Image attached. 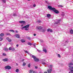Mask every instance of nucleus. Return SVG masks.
<instances>
[{"label":"nucleus","mask_w":73,"mask_h":73,"mask_svg":"<svg viewBox=\"0 0 73 73\" xmlns=\"http://www.w3.org/2000/svg\"><path fill=\"white\" fill-rule=\"evenodd\" d=\"M27 39L28 40H31V38L29 37H27Z\"/></svg>","instance_id":"obj_35"},{"label":"nucleus","mask_w":73,"mask_h":73,"mask_svg":"<svg viewBox=\"0 0 73 73\" xmlns=\"http://www.w3.org/2000/svg\"><path fill=\"white\" fill-rule=\"evenodd\" d=\"M48 8L49 9H50V10H52L53 11H54V12L56 13V14H58L60 13V12L58 11L57 10V9H56L50 6H49L48 7Z\"/></svg>","instance_id":"obj_1"},{"label":"nucleus","mask_w":73,"mask_h":73,"mask_svg":"<svg viewBox=\"0 0 73 73\" xmlns=\"http://www.w3.org/2000/svg\"><path fill=\"white\" fill-rule=\"evenodd\" d=\"M21 42H25V41L23 39L21 40Z\"/></svg>","instance_id":"obj_20"},{"label":"nucleus","mask_w":73,"mask_h":73,"mask_svg":"<svg viewBox=\"0 0 73 73\" xmlns=\"http://www.w3.org/2000/svg\"><path fill=\"white\" fill-rule=\"evenodd\" d=\"M16 33H18V31H16Z\"/></svg>","instance_id":"obj_51"},{"label":"nucleus","mask_w":73,"mask_h":73,"mask_svg":"<svg viewBox=\"0 0 73 73\" xmlns=\"http://www.w3.org/2000/svg\"><path fill=\"white\" fill-rule=\"evenodd\" d=\"M36 43H34V44H33L34 46H35V47H36V46H35V45H36Z\"/></svg>","instance_id":"obj_42"},{"label":"nucleus","mask_w":73,"mask_h":73,"mask_svg":"<svg viewBox=\"0 0 73 73\" xmlns=\"http://www.w3.org/2000/svg\"><path fill=\"white\" fill-rule=\"evenodd\" d=\"M6 39L8 40L9 39V37H7L6 38Z\"/></svg>","instance_id":"obj_40"},{"label":"nucleus","mask_w":73,"mask_h":73,"mask_svg":"<svg viewBox=\"0 0 73 73\" xmlns=\"http://www.w3.org/2000/svg\"><path fill=\"white\" fill-rule=\"evenodd\" d=\"M72 56H73V54L72 55Z\"/></svg>","instance_id":"obj_60"},{"label":"nucleus","mask_w":73,"mask_h":73,"mask_svg":"<svg viewBox=\"0 0 73 73\" xmlns=\"http://www.w3.org/2000/svg\"><path fill=\"white\" fill-rule=\"evenodd\" d=\"M36 28L37 29H38V30H41V29H42V28L41 27H36Z\"/></svg>","instance_id":"obj_7"},{"label":"nucleus","mask_w":73,"mask_h":73,"mask_svg":"<svg viewBox=\"0 0 73 73\" xmlns=\"http://www.w3.org/2000/svg\"><path fill=\"white\" fill-rule=\"evenodd\" d=\"M61 21V19L58 20V21Z\"/></svg>","instance_id":"obj_53"},{"label":"nucleus","mask_w":73,"mask_h":73,"mask_svg":"<svg viewBox=\"0 0 73 73\" xmlns=\"http://www.w3.org/2000/svg\"><path fill=\"white\" fill-rule=\"evenodd\" d=\"M44 73H48L46 72H44Z\"/></svg>","instance_id":"obj_54"},{"label":"nucleus","mask_w":73,"mask_h":73,"mask_svg":"<svg viewBox=\"0 0 73 73\" xmlns=\"http://www.w3.org/2000/svg\"><path fill=\"white\" fill-rule=\"evenodd\" d=\"M43 52H45V53H46L47 52L46 50V49H43Z\"/></svg>","instance_id":"obj_14"},{"label":"nucleus","mask_w":73,"mask_h":73,"mask_svg":"<svg viewBox=\"0 0 73 73\" xmlns=\"http://www.w3.org/2000/svg\"><path fill=\"white\" fill-rule=\"evenodd\" d=\"M52 66H53V65H50V66H49V70H47V72L48 73H51V72H52Z\"/></svg>","instance_id":"obj_2"},{"label":"nucleus","mask_w":73,"mask_h":73,"mask_svg":"<svg viewBox=\"0 0 73 73\" xmlns=\"http://www.w3.org/2000/svg\"><path fill=\"white\" fill-rule=\"evenodd\" d=\"M58 57H59L60 58H61V55H60V54H58Z\"/></svg>","instance_id":"obj_24"},{"label":"nucleus","mask_w":73,"mask_h":73,"mask_svg":"<svg viewBox=\"0 0 73 73\" xmlns=\"http://www.w3.org/2000/svg\"><path fill=\"white\" fill-rule=\"evenodd\" d=\"M36 34H34V36H36Z\"/></svg>","instance_id":"obj_52"},{"label":"nucleus","mask_w":73,"mask_h":73,"mask_svg":"<svg viewBox=\"0 0 73 73\" xmlns=\"http://www.w3.org/2000/svg\"><path fill=\"white\" fill-rule=\"evenodd\" d=\"M59 7H63V6L62 5H60L59 6Z\"/></svg>","instance_id":"obj_32"},{"label":"nucleus","mask_w":73,"mask_h":73,"mask_svg":"<svg viewBox=\"0 0 73 73\" xmlns=\"http://www.w3.org/2000/svg\"><path fill=\"white\" fill-rule=\"evenodd\" d=\"M70 72H71V73H73V70H70Z\"/></svg>","instance_id":"obj_33"},{"label":"nucleus","mask_w":73,"mask_h":73,"mask_svg":"<svg viewBox=\"0 0 73 73\" xmlns=\"http://www.w3.org/2000/svg\"><path fill=\"white\" fill-rule=\"evenodd\" d=\"M3 56H7V54L5 53H3Z\"/></svg>","instance_id":"obj_28"},{"label":"nucleus","mask_w":73,"mask_h":73,"mask_svg":"<svg viewBox=\"0 0 73 73\" xmlns=\"http://www.w3.org/2000/svg\"><path fill=\"white\" fill-rule=\"evenodd\" d=\"M50 31V29H48L47 30V32H49Z\"/></svg>","instance_id":"obj_34"},{"label":"nucleus","mask_w":73,"mask_h":73,"mask_svg":"<svg viewBox=\"0 0 73 73\" xmlns=\"http://www.w3.org/2000/svg\"><path fill=\"white\" fill-rule=\"evenodd\" d=\"M42 64H43V65H45V62H43L42 63Z\"/></svg>","instance_id":"obj_47"},{"label":"nucleus","mask_w":73,"mask_h":73,"mask_svg":"<svg viewBox=\"0 0 73 73\" xmlns=\"http://www.w3.org/2000/svg\"><path fill=\"white\" fill-rule=\"evenodd\" d=\"M19 23H22V24H23V25H21V27L23 26V25H24V24H25V22L24 21H19Z\"/></svg>","instance_id":"obj_5"},{"label":"nucleus","mask_w":73,"mask_h":73,"mask_svg":"<svg viewBox=\"0 0 73 73\" xmlns=\"http://www.w3.org/2000/svg\"><path fill=\"white\" fill-rule=\"evenodd\" d=\"M50 32H53V30H50Z\"/></svg>","instance_id":"obj_45"},{"label":"nucleus","mask_w":73,"mask_h":73,"mask_svg":"<svg viewBox=\"0 0 73 73\" xmlns=\"http://www.w3.org/2000/svg\"><path fill=\"white\" fill-rule=\"evenodd\" d=\"M28 1H30V0H28Z\"/></svg>","instance_id":"obj_58"},{"label":"nucleus","mask_w":73,"mask_h":73,"mask_svg":"<svg viewBox=\"0 0 73 73\" xmlns=\"http://www.w3.org/2000/svg\"><path fill=\"white\" fill-rule=\"evenodd\" d=\"M32 57L33 58L34 60L35 61V62H38V61H39V59L38 58L34 55H33L32 56Z\"/></svg>","instance_id":"obj_3"},{"label":"nucleus","mask_w":73,"mask_h":73,"mask_svg":"<svg viewBox=\"0 0 73 73\" xmlns=\"http://www.w3.org/2000/svg\"><path fill=\"white\" fill-rule=\"evenodd\" d=\"M15 71L16 72H18L19 71V69H17Z\"/></svg>","instance_id":"obj_21"},{"label":"nucleus","mask_w":73,"mask_h":73,"mask_svg":"<svg viewBox=\"0 0 73 73\" xmlns=\"http://www.w3.org/2000/svg\"><path fill=\"white\" fill-rule=\"evenodd\" d=\"M2 40H3V38L1 37H0V41H1Z\"/></svg>","instance_id":"obj_25"},{"label":"nucleus","mask_w":73,"mask_h":73,"mask_svg":"<svg viewBox=\"0 0 73 73\" xmlns=\"http://www.w3.org/2000/svg\"><path fill=\"white\" fill-rule=\"evenodd\" d=\"M5 68L6 69H8L9 70L11 69V67L9 66H5Z\"/></svg>","instance_id":"obj_4"},{"label":"nucleus","mask_w":73,"mask_h":73,"mask_svg":"<svg viewBox=\"0 0 73 73\" xmlns=\"http://www.w3.org/2000/svg\"><path fill=\"white\" fill-rule=\"evenodd\" d=\"M28 44L29 45H32V44H31V43H30V42H28Z\"/></svg>","instance_id":"obj_22"},{"label":"nucleus","mask_w":73,"mask_h":73,"mask_svg":"<svg viewBox=\"0 0 73 73\" xmlns=\"http://www.w3.org/2000/svg\"><path fill=\"white\" fill-rule=\"evenodd\" d=\"M8 41H9V42H11V41H12L11 39H9L8 40Z\"/></svg>","instance_id":"obj_29"},{"label":"nucleus","mask_w":73,"mask_h":73,"mask_svg":"<svg viewBox=\"0 0 73 73\" xmlns=\"http://www.w3.org/2000/svg\"><path fill=\"white\" fill-rule=\"evenodd\" d=\"M38 50V52H41V51L40 50Z\"/></svg>","instance_id":"obj_50"},{"label":"nucleus","mask_w":73,"mask_h":73,"mask_svg":"<svg viewBox=\"0 0 73 73\" xmlns=\"http://www.w3.org/2000/svg\"><path fill=\"white\" fill-rule=\"evenodd\" d=\"M33 73H36L37 72H36V71H33Z\"/></svg>","instance_id":"obj_36"},{"label":"nucleus","mask_w":73,"mask_h":73,"mask_svg":"<svg viewBox=\"0 0 73 73\" xmlns=\"http://www.w3.org/2000/svg\"><path fill=\"white\" fill-rule=\"evenodd\" d=\"M69 67L70 68H69V70H73V67H71V66H69Z\"/></svg>","instance_id":"obj_9"},{"label":"nucleus","mask_w":73,"mask_h":73,"mask_svg":"<svg viewBox=\"0 0 73 73\" xmlns=\"http://www.w3.org/2000/svg\"><path fill=\"white\" fill-rule=\"evenodd\" d=\"M69 73H71L70 72H69Z\"/></svg>","instance_id":"obj_56"},{"label":"nucleus","mask_w":73,"mask_h":73,"mask_svg":"<svg viewBox=\"0 0 73 73\" xmlns=\"http://www.w3.org/2000/svg\"><path fill=\"white\" fill-rule=\"evenodd\" d=\"M25 65H26V63L23 62V66H25Z\"/></svg>","instance_id":"obj_19"},{"label":"nucleus","mask_w":73,"mask_h":73,"mask_svg":"<svg viewBox=\"0 0 73 73\" xmlns=\"http://www.w3.org/2000/svg\"><path fill=\"white\" fill-rule=\"evenodd\" d=\"M9 50H12V47H10L9 48Z\"/></svg>","instance_id":"obj_23"},{"label":"nucleus","mask_w":73,"mask_h":73,"mask_svg":"<svg viewBox=\"0 0 73 73\" xmlns=\"http://www.w3.org/2000/svg\"><path fill=\"white\" fill-rule=\"evenodd\" d=\"M13 16H17V15L15 13L13 14Z\"/></svg>","instance_id":"obj_30"},{"label":"nucleus","mask_w":73,"mask_h":73,"mask_svg":"<svg viewBox=\"0 0 73 73\" xmlns=\"http://www.w3.org/2000/svg\"><path fill=\"white\" fill-rule=\"evenodd\" d=\"M58 23H59V22H55V24H58Z\"/></svg>","instance_id":"obj_48"},{"label":"nucleus","mask_w":73,"mask_h":73,"mask_svg":"<svg viewBox=\"0 0 73 73\" xmlns=\"http://www.w3.org/2000/svg\"><path fill=\"white\" fill-rule=\"evenodd\" d=\"M51 15L50 14H48L47 15V17H51Z\"/></svg>","instance_id":"obj_13"},{"label":"nucleus","mask_w":73,"mask_h":73,"mask_svg":"<svg viewBox=\"0 0 73 73\" xmlns=\"http://www.w3.org/2000/svg\"><path fill=\"white\" fill-rule=\"evenodd\" d=\"M46 3H47V1H46Z\"/></svg>","instance_id":"obj_55"},{"label":"nucleus","mask_w":73,"mask_h":73,"mask_svg":"<svg viewBox=\"0 0 73 73\" xmlns=\"http://www.w3.org/2000/svg\"><path fill=\"white\" fill-rule=\"evenodd\" d=\"M73 65V63H72V62L68 64V65Z\"/></svg>","instance_id":"obj_16"},{"label":"nucleus","mask_w":73,"mask_h":73,"mask_svg":"<svg viewBox=\"0 0 73 73\" xmlns=\"http://www.w3.org/2000/svg\"><path fill=\"white\" fill-rule=\"evenodd\" d=\"M12 51H15V49L14 48H12Z\"/></svg>","instance_id":"obj_26"},{"label":"nucleus","mask_w":73,"mask_h":73,"mask_svg":"<svg viewBox=\"0 0 73 73\" xmlns=\"http://www.w3.org/2000/svg\"><path fill=\"white\" fill-rule=\"evenodd\" d=\"M15 36L17 38H20V35L19 34H17Z\"/></svg>","instance_id":"obj_10"},{"label":"nucleus","mask_w":73,"mask_h":73,"mask_svg":"<svg viewBox=\"0 0 73 73\" xmlns=\"http://www.w3.org/2000/svg\"><path fill=\"white\" fill-rule=\"evenodd\" d=\"M25 31H28V29L27 28H25Z\"/></svg>","instance_id":"obj_41"},{"label":"nucleus","mask_w":73,"mask_h":73,"mask_svg":"<svg viewBox=\"0 0 73 73\" xmlns=\"http://www.w3.org/2000/svg\"><path fill=\"white\" fill-rule=\"evenodd\" d=\"M25 53H28V52L27 51V50L25 51Z\"/></svg>","instance_id":"obj_38"},{"label":"nucleus","mask_w":73,"mask_h":73,"mask_svg":"<svg viewBox=\"0 0 73 73\" xmlns=\"http://www.w3.org/2000/svg\"><path fill=\"white\" fill-rule=\"evenodd\" d=\"M4 50H5V51H8V48H5L4 49Z\"/></svg>","instance_id":"obj_18"},{"label":"nucleus","mask_w":73,"mask_h":73,"mask_svg":"<svg viewBox=\"0 0 73 73\" xmlns=\"http://www.w3.org/2000/svg\"><path fill=\"white\" fill-rule=\"evenodd\" d=\"M37 22H38V23H41V21H37Z\"/></svg>","instance_id":"obj_44"},{"label":"nucleus","mask_w":73,"mask_h":73,"mask_svg":"<svg viewBox=\"0 0 73 73\" xmlns=\"http://www.w3.org/2000/svg\"><path fill=\"white\" fill-rule=\"evenodd\" d=\"M16 46L17 47H18V46H19V44H17Z\"/></svg>","instance_id":"obj_49"},{"label":"nucleus","mask_w":73,"mask_h":73,"mask_svg":"<svg viewBox=\"0 0 73 73\" xmlns=\"http://www.w3.org/2000/svg\"><path fill=\"white\" fill-rule=\"evenodd\" d=\"M30 25H26L23 27L22 28V29H23V28H28L29 27Z\"/></svg>","instance_id":"obj_6"},{"label":"nucleus","mask_w":73,"mask_h":73,"mask_svg":"<svg viewBox=\"0 0 73 73\" xmlns=\"http://www.w3.org/2000/svg\"><path fill=\"white\" fill-rule=\"evenodd\" d=\"M45 32V30H43L42 31V32Z\"/></svg>","instance_id":"obj_39"},{"label":"nucleus","mask_w":73,"mask_h":73,"mask_svg":"<svg viewBox=\"0 0 73 73\" xmlns=\"http://www.w3.org/2000/svg\"><path fill=\"white\" fill-rule=\"evenodd\" d=\"M33 6L34 7H36V4H34L33 5Z\"/></svg>","instance_id":"obj_37"},{"label":"nucleus","mask_w":73,"mask_h":73,"mask_svg":"<svg viewBox=\"0 0 73 73\" xmlns=\"http://www.w3.org/2000/svg\"><path fill=\"white\" fill-rule=\"evenodd\" d=\"M4 36V33H1L0 34V36L1 37H3Z\"/></svg>","instance_id":"obj_11"},{"label":"nucleus","mask_w":73,"mask_h":73,"mask_svg":"<svg viewBox=\"0 0 73 73\" xmlns=\"http://www.w3.org/2000/svg\"><path fill=\"white\" fill-rule=\"evenodd\" d=\"M6 35H11V34L9 33H7V34H6Z\"/></svg>","instance_id":"obj_31"},{"label":"nucleus","mask_w":73,"mask_h":73,"mask_svg":"<svg viewBox=\"0 0 73 73\" xmlns=\"http://www.w3.org/2000/svg\"><path fill=\"white\" fill-rule=\"evenodd\" d=\"M3 61L4 62H7V61H8V58H5L3 59Z\"/></svg>","instance_id":"obj_8"},{"label":"nucleus","mask_w":73,"mask_h":73,"mask_svg":"<svg viewBox=\"0 0 73 73\" xmlns=\"http://www.w3.org/2000/svg\"><path fill=\"white\" fill-rule=\"evenodd\" d=\"M4 3H6V0H1Z\"/></svg>","instance_id":"obj_15"},{"label":"nucleus","mask_w":73,"mask_h":73,"mask_svg":"<svg viewBox=\"0 0 73 73\" xmlns=\"http://www.w3.org/2000/svg\"><path fill=\"white\" fill-rule=\"evenodd\" d=\"M33 72V70H29V73H32V72Z\"/></svg>","instance_id":"obj_17"},{"label":"nucleus","mask_w":73,"mask_h":73,"mask_svg":"<svg viewBox=\"0 0 73 73\" xmlns=\"http://www.w3.org/2000/svg\"><path fill=\"white\" fill-rule=\"evenodd\" d=\"M9 31L10 32H13V33L15 32V31H14L12 30H9Z\"/></svg>","instance_id":"obj_27"},{"label":"nucleus","mask_w":73,"mask_h":73,"mask_svg":"<svg viewBox=\"0 0 73 73\" xmlns=\"http://www.w3.org/2000/svg\"><path fill=\"white\" fill-rule=\"evenodd\" d=\"M28 66L29 68H30V64H29L28 65Z\"/></svg>","instance_id":"obj_46"},{"label":"nucleus","mask_w":73,"mask_h":73,"mask_svg":"<svg viewBox=\"0 0 73 73\" xmlns=\"http://www.w3.org/2000/svg\"><path fill=\"white\" fill-rule=\"evenodd\" d=\"M72 62H73V60H72Z\"/></svg>","instance_id":"obj_59"},{"label":"nucleus","mask_w":73,"mask_h":73,"mask_svg":"<svg viewBox=\"0 0 73 73\" xmlns=\"http://www.w3.org/2000/svg\"><path fill=\"white\" fill-rule=\"evenodd\" d=\"M23 61H24V59H23Z\"/></svg>","instance_id":"obj_57"},{"label":"nucleus","mask_w":73,"mask_h":73,"mask_svg":"<svg viewBox=\"0 0 73 73\" xmlns=\"http://www.w3.org/2000/svg\"><path fill=\"white\" fill-rule=\"evenodd\" d=\"M35 68L36 69H37V68H38V67L37 66H35Z\"/></svg>","instance_id":"obj_43"},{"label":"nucleus","mask_w":73,"mask_h":73,"mask_svg":"<svg viewBox=\"0 0 73 73\" xmlns=\"http://www.w3.org/2000/svg\"><path fill=\"white\" fill-rule=\"evenodd\" d=\"M70 33L71 34H73V30L72 29H71L70 30Z\"/></svg>","instance_id":"obj_12"}]
</instances>
